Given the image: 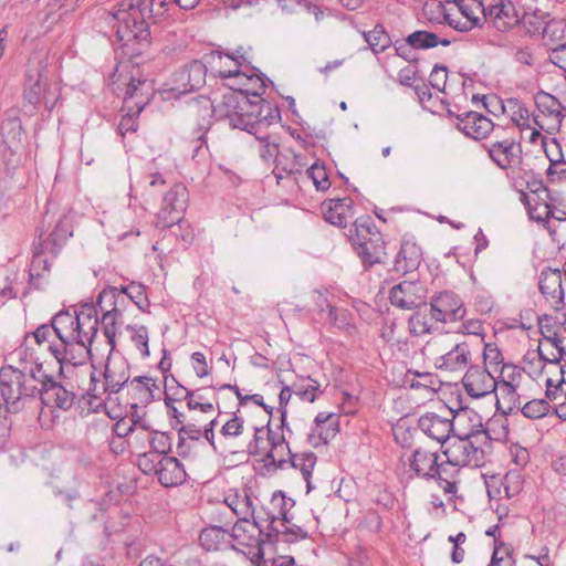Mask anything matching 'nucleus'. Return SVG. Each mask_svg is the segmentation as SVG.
Here are the masks:
<instances>
[{
    "label": "nucleus",
    "mask_w": 566,
    "mask_h": 566,
    "mask_svg": "<svg viewBox=\"0 0 566 566\" xmlns=\"http://www.w3.org/2000/svg\"><path fill=\"white\" fill-rule=\"evenodd\" d=\"M552 145L556 148V155L547 154L549 166L546 170V176L549 182L566 179V159L564 158L562 147L556 138L552 139Z\"/></svg>",
    "instance_id": "obj_43"
},
{
    "label": "nucleus",
    "mask_w": 566,
    "mask_h": 566,
    "mask_svg": "<svg viewBox=\"0 0 566 566\" xmlns=\"http://www.w3.org/2000/svg\"><path fill=\"white\" fill-rule=\"evenodd\" d=\"M193 107L197 108V113L200 115L201 119L197 125V129L195 134L197 135V140L195 142L193 149V158L200 154L202 147L207 145L206 134L210 129L212 125V115H213V104L210 98L205 96H199L195 98Z\"/></svg>",
    "instance_id": "obj_32"
},
{
    "label": "nucleus",
    "mask_w": 566,
    "mask_h": 566,
    "mask_svg": "<svg viewBox=\"0 0 566 566\" xmlns=\"http://www.w3.org/2000/svg\"><path fill=\"white\" fill-rule=\"evenodd\" d=\"M157 471L159 483L165 486H176L186 481L184 464L175 457H163Z\"/></svg>",
    "instance_id": "obj_34"
},
{
    "label": "nucleus",
    "mask_w": 566,
    "mask_h": 566,
    "mask_svg": "<svg viewBox=\"0 0 566 566\" xmlns=\"http://www.w3.org/2000/svg\"><path fill=\"white\" fill-rule=\"evenodd\" d=\"M132 329V340L140 352V355L146 358L149 356L148 347V331L145 326H128Z\"/></svg>",
    "instance_id": "obj_62"
},
{
    "label": "nucleus",
    "mask_w": 566,
    "mask_h": 566,
    "mask_svg": "<svg viewBox=\"0 0 566 566\" xmlns=\"http://www.w3.org/2000/svg\"><path fill=\"white\" fill-rule=\"evenodd\" d=\"M457 119L458 129L461 130L465 136L476 140L486 138L489 134L494 129L493 122L483 114L476 112H467L460 114L457 116Z\"/></svg>",
    "instance_id": "obj_25"
},
{
    "label": "nucleus",
    "mask_w": 566,
    "mask_h": 566,
    "mask_svg": "<svg viewBox=\"0 0 566 566\" xmlns=\"http://www.w3.org/2000/svg\"><path fill=\"white\" fill-rule=\"evenodd\" d=\"M491 437L476 434L473 438L453 437L443 454L453 467L481 468L485 464Z\"/></svg>",
    "instance_id": "obj_8"
},
{
    "label": "nucleus",
    "mask_w": 566,
    "mask_h": 566,
    "mask_svg": "<svg viewBox=\"0 0 566 566\" xmlns=\"http://www.w3.org/2000/svg\"><path fill=\"white\" fill-rule=\"evenodd\" d=\"M418 428L430 439L442 446L452 436V423L450 418L434 412H426L418 419Z\"/></svg>",
    "instance_id": "obj_24"
},
{
    "label": "nucleus",
    "mask_w": 566,
    "mask_h": 566,
    "mask_svg": "<svg viewBox=\"0 0 566 566\" xmlns=\"http://www.w3.org/2000/svg\"><path fill=\"white\" fill-rule=\"evenodd\" d=\"M38 398L42 406L46 407L52 413L55 411L66 412L74 406L76 394L72 386L67 387L45 369Z\"/></svg>",
    "instance_id": "obj_10"
},
{
    "label": "nucleus",
    "mask_w": 566,
    "mask_h": 566,
    "mask_svg": "<svg viewBox=\"0 0 566 566\" xmlns=\"http://www.w3.org/2000/svg\"><path fill=\"white\" fill-rule=\"evenodd\" d=\"M43 364L34 363L25 365L22 369L18 368V386L21 391V401L28 399H36L44 375Z\"/></svg>",
    "instance_id": "obj_28"
},
{
    "label": "nucleus",
    "mask_w": 566,
    "mask_h": 566,
    "mask_svg": "<svg viewBox=\"0 0 566 566\" xmlns=\"http://www.w3.org/2000/svg\"><path fill=\"white\" fill-rule=\"evenodd\" d=\"M207 65L203 61L193 60L175 74L177 86L171 91L177 95H184L201 88L206 83Z\"/></svg>",
    "instance_id": "obj_18"
},
{
    "label": "nucleus",
    "mask_w": 566,
    "mask_h": 566,
    "mask_svg": "<svg viewBox=\"0 0 566 566\" xmlns=\"http://www.w3.org/2000/svg\"><path fill=\"white\" fill-rule=\"evenodd\" d=\"M444 20L452 29L459 32H468L476 27V20L474 18L465 19L461 14L446 13Z\"/></svg>",
    "instance_id": "obj_64"
},
{
    "label": "nucleus",
    "mask_w": 566,
    "mask_h": 566,
    "mask_svg": "<svg viewBox=\"0 0 566 566\" xmlns=\"http://www.w3.org/2000/svg\"><path fill=\"white\" fill-rule=\"evenodd\" d=\"M227 505L239 518L254 517L255 509L247 492L244 494H232L226 497Z\"/></svg>",
    "instance_id": "obj_44"
},
{
    "label": "nucleus",
    "mask_w": 566,
    "mask_h": 566,
    "mask_svg": "<svg viewBox=\"0 0 566 566\" xmlns=\"http://www.w3.org/2000/svg\"><path fill=\"white\" fill-rule=\"evenodd\" d=\"M462 384L467 394L472 398H482L497 388V382L492 374L485 367L474 365L467 369Z\"/></svg>",
    "instance_id": "obj_17"
},
{
    "label": "nucleus",
    "mask_w": 566,
    "mask_h": 566,
    "mask_svg": "<svg viewBox=\"0 0 566 566\" xmlns=\"http://www.w3.org/2000/svg\"><path fill=\"white\" fill-rule=\"evenodd\" d=\"M491 160L501 169L507 170L521 161V147L513 139L494 142L483 146Z\"/></svg>",
    "instance_id": "obj_23"
},
{
    "label": "nucleus",
    "mask_w": 566,
    "mask_h": 566,
    "mask_svg": "<svg viewBox=\"0 0 566 566\" xmlns=\"http://www.w3.org/2000/svg\"><path fill=\"white\" fill-rule=\"evenodd\" d=\"M151 453H157L158 457L167 454L171 450V437L167 432L153 431L149 439Z\"/></svg>",
    "instance_id": "obj_59"
},
{
    "label": "nucleus",
    "mask_w": 566,
    "mask_h": 566,
    "mask_svg": "<svg viewBox=\"0 0 566 566\" xmlns=\"http://www.w3.org/2000/svg\"><path fill=\"white\" fill-rule=\"evenodd\" d=\"M229 536L233 549L260 559L264 556L263 546L271 544L258 520L251 522L249 518H239Z\"/></svg>",
    "instance_id": "obj_9"
},
{
    "label": "nucleus",
    "mask_w": 566,
    "mask_h": 566,
    "mask_svg": "<svg viewBox=\"0 0 566 566\" xmlns=\"http://www.w3.org/2000/svg\"><path fill=\"white\" fill-rule=\"evenodd\" d=\"M115 294H116V286H107L105 289H103L99 294H98V297H97V302H96V305H94L97 310V312L99 311L102 313V315H104V313H112V312H115L116 310V298H115Z\"/></svg>",
    "instance_id": "obj_58"
},
{
    "label": "nucleus",
    "mask_w": 566,
    "mask_h": 566,
    "mask_svg": "<svg viewBox=\"0 0 566 566\" xmlns=\"http://www.w3.org/2000/svg\"><path fill=\"white\" fill-rule=\"evenodd\" d=\"M439 454L423 447H417L409 459L410 470L417 478L431 480L438 474Z\"/></svg>",
    "instance_id": "obj_27"
},
{
    "label": "nucleus",
    "mask_w": 566,
    "mask_h": 566,
    "mask_svg": "<svg viewBox=\"0 0 566 566\" xmlns=\"http://www.w3.org/2000/svg\"><path fill=\"white\" fill-rule=\"evenodd\" d=\"M189 200V192L185 185L175 184L163 198V203L157 216V227L161 229L172 228L184 221V212Z\"/></svg>",
    "instance_id": "obj_11"
},
{
    "label": "nucleus",
    "mask_w": 566,
    "mask_h": 566,
    "mask_svg": "<svg viewBox=\"0 0 566 566\" xmlns=\"http://www.w3.org/2000/svg\"><path fill=\"white\" fill-rule=\"evenodd\" d=\"M76 342L91 350V345L97 335L99 319L93 304H84L76 311Z\"/></svg>",
    "instance_id": "obj_21"
},
{
    "label": "nucleus",
    "mask_w": 566,
    "mask_h": 566,
    "mask_svg": "<svg viewBox=\"0 0 566 566\" xmlns=\"http://www.w3.org/2000/svg\"><path fill=\"white\" fill-rule=\"evenodd\" d=\"M76 311H60L51 324L59 343L48 345V350L59 363V376L63 375L64 366H82L91 356V350L76 342Z\"/></svg>",
    "instance_id": "obj_3"
},
{
    "label": "nucleus",
    "mask_w": 566,
    "mask_h": 566,
    "mask_svg": "<svg viewBox=\"0 0 566 566\" xmlns=\"http://www.w3.org/2000/svg\"><path fill=\"white\" fill-rule=\"evenodd\" d=\"M522 201L527 206L528 216L532 220L538 222H547L549 218H554V208L548 203H539L531 206L528 196L522 192Z\"/></svg>",
    "instance_id": "obj_55"
},
{
    "label": "nucleus",
    "mask_w": 566,
    "mask_h": 566,
    "mask_svg": "<svg viewBox=\"0 0 566 566\" xmlns=\"http://www.w3.org/2000/svg\"><path fill=\"white\" fill-rule=\"evenodd\" d=\"M353 226L349 240L364 270H369L376 264H385L387 260L386 243L371 217H358Z\"/></svg>",
    "instance_id": "obj_5"
},
{
    "label": "nucleus",
    "mask_w": 566,
    "mask_h": 566,
    "mask_svg": "<svg viewBox=\"0 0 566 566\" xmlns=\"http://www.w3.org/2000/svg\"><path fill=\"white\" fill-rule=\"evenodd\" d=\"M291 454H293V453H292L287 442H286V449H280V448H277V450L269 449L264 453V457L262 459V461L264 463V469L269 473H274L277 470L285 469L289 460H286L284 457L289 455V458H291Z\"/></svg>",
    "instance_id": "obj_46"
},
{
    "label": "nucleus",
    "mask_w": 566,
    "mask_h": 566,
    "mask_svg": "<svg viewBox=\"0 0 566 566\" xmlns=\"http://www.w3.org/2000/svg\"><path fill=\"white\" fill-rule=\"evenodd\" d=\"M308 537L307 531L303 527L287 522H281V526H272V531L266 532V539L271 544H275L280 541L293 544L300 541H304Z\"/></svg>",
    "instance_id": "obj_37"
},
{
    "label": "nucleus",
    "mask_w": 566,
    "mask_h": 566,
    "mask_svg": "<svg viewBox=\"0 0 566 566\" xmlns=\"http://www.w3.org/2000/svg\"><path fill=\"white\" fill-rule=\"evenodd\" d=\"M18 386V367L7 365L0 368V394L10 412L21 409V391Z\"/></svg>",
    "instance_id": "obj_22"
},
{
    "label": "nucleus",
    "mask_w": 566,
    "mask_h": 566,
    "mask_svg": "<svg viewBox=\"0 0 566 566\" xmlns=\"http://www.w3.org/2000/svg\"><path fill=\"white\" fill-rule=\"evenodd\" d=\"M233 53H223L221 51H211L210 53L205 55V61L212 65V69L217 66V73L219 74V69L229 70L234 69V64L232 61L228 59V55H233Z\"/></svg>",
    "instance_id": "obj_63"
},
{
    "label": "nucleus",
    "mask_w": 566,
    "mask_h": 566,
    "mask_svg": "<svg viewBox=\"0 0 566 566\" xmlns=\"http://www.w3.org/2000/svg\"><path fill=\"white\" fill-rule=\"evenodd\" d=\"M551 14L541 9H535L532 12H525L522 18H520V23H522L525 32L528 35H538L542 34L546 23L548 22Z\"/></svg>",
    "instance_id": "obj_42"
},
{
    "label": "nucleus",
    "mask_w": 566,
    "mask_h": 566,
    "mask_svg": "<svg viewBox=\"0 0 566 566\" xmlns=\"http://www.w3.org/2000/svg\"><path fill=\"white\" fill-rule=\"evenodd\" d=\"M353 199L348 197L324 201L322 209L325 221L339 228L346 227L353 218Z\"/></svg>",
    "instance_id": "obj_33"
},
{
    "label": "nucleus",
    "mask_w": 566,
    "mask_h": 566,
    "mask_svg": "<svg viewBox=\"0 0 566 566\" xmlns=\"http://www.w3.org/2000/svg\"><path fill=\"white\" fill-rule=\"evenodd\" d=\"M120 289L124 290L128 302H133L140 311L145 312L149 307L150 303L144 284L133 281Z\"/></svg>",
    "instance_id": "obj_50"
},
{
    "label": "nucleus",
    "mask_w": 566,
    "mask_h": 566,
    "mask_svg": "<svg viewBox=\"0 0 566 566\" xmlns=\"http://www.w3.org/2000/svg\"><path fill=\"white\" fill-rule=\"evenodd\" d=\"M365 40L371 50L377 53L384 52L391 44V40L382 25H376L374 30L365 33Z\"/></svg>",
    "instance_id": "obj_53"
},
{
    "label": "nucleus",
    "mask_w": 566,
    "mask_h": 566,
    "mask_svg": "<svg viewBox=\"0 0 566 566\" xmlns=\"http://www.w3.org/2000/svg\"><path fill=\"white\" fill-rule=\"evenodd\" d=\"M538 287L543 296L552 302L555 310H558L564 301L560 270L551 268L544 269L539 274Z\"/></svg>",
    "instance_id": "obj_30"
},
{
    "label": "nucleus",
    "mask_w": 566,
    "mask_h": 566,
    "mask_svg": "<svg viewBox=\"0 0 566 566\" xmlns=\"http://www.w3.org/2000/svg\"><path fill=\"white\" fill-rule=\"evenodd\" d=\"M223 115L232 128L254 135L260 143V157L263 161H274L280 153V143L264 128L281 120L280 108L272 103L258 105L249 101L247 93L224 94L221 103Z\"/></svg>",
    "instance_id": "obj_2"
},
{
    "label": "nucleus",
    "mask_w": 566,
    "mask_h": 566,
    "mask_svg": "<svg viewBox=\"0 0 566 566\" xmlns=\"http://www.w3.org/2000/svg\"><path fill=\"white\" fill-rule=\"evenodd\" d=\"M134 106L136 107V109H134V107H130V106L126 107L128 111L125 115L122 116V118L118 123L117 130L122 136H125L127 133H135L138 128L136 118L138 117L140 112L144 109V106H145L144 99L137 101L134 104Z\"/></svg>",
    "instance_id": "obj_49"
},
{
    "label": "nucleus",
    "mask_w": 566,
    "mask_h": 566,
    "mask_svg": "<svg viewBox=\"0 0 566 566\" xmlns=\"http://www.w3.org/2000/svg\"><path fill=\"white\" fill-rule=\"evenodd\" d=\"M242 51L243 49L240 48L235 50L233 55H228V59L233 62L234 69H219V77L221 78L239 77L244 80L241 87L231 88L227 94L237 92L247 93L250 102L258 105L270 103L262 97L265 93L269 78L258 67L250 64Z\"/></svg>",
    "instance_id": "obj_7"
},
{
    "label": "nucleus",
    "mask_w": 566,
    "mask_h": 566,
    "mask_svg": "<svg viewBox=\"0 0 566 566\" xmlns=\"http://www.w3.org/2000/svg\"><path fill=\"white\" fill-rule=\"evenodd\" d=\"M103 376L105 381L101 385L102 390L98 389V380L94 374L91 376L92 387L88 391L94 398H98L101 392H107L108 396L117 394L125 387L130 378L128 363L122 357L112 358L108 356Z\"/></svg>",
    "instance_id": "obj_13"
},
{
    "label": "nucleus",
    "mask_w": 566,
    "mask_h": 566,
    "mask_svg": "<svg viewBox=\"0 0 566 566\" xmlns=\"http://www.w3.org/2000/svg\"><path fill=\"white\" fill-rule=\"evenodd\" d=\"M450 44L451 40L448 38L440 36L428 30H416L408 34L403 40L395 41L394 48L398 56L409 63H412L418 62L416 51H426L438 45L449 46Z\"/></svg>",
    "instance_id": "obj_12"
},
{
    "label": "nucleus",
    "mask_w": 566,
    "mask_h": 566,
    "mask_svg": "<svg viewBox=\"0 0 566 566\" xmlns=\"http://www.w3.org/2000/svg\"><path fill=\"white\" fill-rule=\"evenodd\" d=\"M415 310L408 319V328L411 335L423 336L439 331L438 323L434 322L431 307L427 302Z\"/></svg>",
    "instance_id": "obj_35"
},
{
    "label": "nucleus",
    "mask_w": 566,
    "mask_h": 566,
    "mask_svg": "<svg viewBox=\"0 0 566 566\" xmlns=\"http://www.w3.org/2000/svg\"><path fill=\"white\" fill-rule=\"evenodd\" d=\"M549 409L551 405L545 399H533L523 407L520 406V411L528 419H541L549 412Z\"/></svg>",
    "instance_id": "obj_57"
},
{
    "label": "nucleus",
    "mask_w": 566,
    "mask_h": 566,
    "mask_svg": "<svg viewBox=\"0 0 566 566\" xmlns=\"http://www.w3.org/2000/svg\"><path fill=\"white\" fill-rule=\"evenodd\" d=\"M59 97L57 84L49 80L46 57L32 55L28 60L25 71V101L33 106L44 105L48 112H52Z\"/></svg>",
    "instance_id": "obj_6"
},
{
    "label": "nucleus",
    "mask_w": 566,
    "mask_h": 566,
    "mask_svg": "<svg viewBox=\"0 0 566 566\" xmlns=\"http://www.w3.org/2000/svg\"><path fill=\"white\" fill-rule=\"evenodd\" d=\"M422 261L421 248L410 239H403L400 249L394 260V271L398 274L406 275L407 273L418 270Z\"/></svg>",
    "instance_id": "obj_29"
},
{
    "label": "nucleus",
    "mask_w": 566,
    "mask_h": 566,
    "mask_svg": "<svg viewBox=\"0 0 566 566\" xmlns=\"http://www.w3.org/2000/svg\"><path fill=\"white\" fill-rule=\"evenodd\" d=\"M454 4L458 7L459 13L463 15V18H474L476 20V27L481 24V14L485 20L486 7L481 0H454Z\"/></svg>",
    "instance_id": "obj_48"
},
{
    "label": "nucleus",
    "mask_w": 566,
    "mask_h": 566,
    "mask_svg": "<svg viewBox=\"0 0 566 566\" xmlns=\"http://www.w3.org/2000/svg\"><path fill=\"white\" fill-rule=\"evenodd\" d=\"M494 392L496 396V409L502 413L511 415L515 410L516 412L520 411V396L512 382L506 380L497 382V388Z\"/></svg>",
    "instance_id": "obj_36"
},
{
    "label": "nucleus",
    "mask_w": 566,
    "mask_h": 566,
    "mask_svg": "<svg viewBox=\"0 0 566 566\" xmlns=\"http://www.w3.org/2000/svg\"><path fill=\"white\" fill-rule=\"evenodd\" d=\"M168 4V0H123L114 12L106 13L124 55L133 59L143 54L150 44L149 22L163 17Z\"/></svg>",
    "instance_id": "obj_1"
},
{
    "label": "nucleus",
    "mask_w": 566,
    "mask_h": 566,
    "mask_svg": "<svg viewBox=\"0 0 566 566\" xmlns=\"http://www.w3.org/2000/svg\"><path fill=\"white\" fill-rule=\"evenodd\" d=\"M485 20L500 32H505L520 23V15L511 0H492L486 7Z\"/></svg>",
    "instance_id": "obj_19"
},
{
    "label": "nucleus",
    "mask_w": 566,
    "mask_h": 566,
    "mask_svg": "<svg viewBox=\"0 0 566 566\" xmlns=\"http://www.w3.org/2000/svg\"><path fill=\"white\" fill-rule=\"evenodd\" d=\"M389 301L401 310H415L426 304V289L417 281H402L391 287Z\"/></svg>",
    "instance_id": "obj_15"
},
{
    "label": "nucleus",
    "mask_w": 566,
    "mask_h": 566,
    "mask_svg": "<svg viewBox=\"0 0 566 566\" xmlns=\"http://www.w3.org/2000/svg\"><path fill=\"white\" fill-rule=\"evenodd\" d=\"M319 387L321 386L317 380L308 378L306 386L294 385L293 392L303 401L314 402L317 396L322 394Z\"/></svg>",
    "instance_id": "obj_60"
},
{
    "label": "nucleus",
    "mask_w": 566,
    "mask_h": 566,
    "mask_svg": "<svg viewBox=\"0 0 566 566\" xmlns=\"http://www.w3.org/2000/svg\"><path fill=\"white\" fill-rule=\"evenodd\" d=\"M461 467H453L449 464V461L438 463V474H434V480L438 485L443 490V492L448 495H451L450 499L455 496L458 492V475L460 473Z\"/></svg>",
    "instance_id": "obj_38"
},
{
    "label": "nucleus",
    "mask_w": 566,
    "mask_h": 566,
    "mask_svg": "<svg viewBox=\"0 0 566 566\" xmlns=\"http://www.w3.org/2000/svg\"><path fill=\"white\" fill-rule=\"evenodd\" d=\"M316 455L314 452H305V453H293L291 458H289L287 463L294 469L301 471L307 488V493L312 490L311 478L316 464Z\"/></svg>",
    "instance_id": "obj_41"
},
{
    "label": "nucleus",
    "mask_w": 566,
    "mask_h": 566,
    "mask_svg": "<svg viewBox=\"0 0 566 566\" xmlns=\"http://www.w3.org/2000/svg\"><path fill=\"white\" fill-rule=\"evenodd\" d=\"M471 361V349L467 340L458 342L448 353L436 359V367L441 371H463Z\"/></svg>",
    "instance_id": "obj_26"
},
{
    "label": "nucleus",
    "mask_w": 566,
    "mask_h": 566,
    "mask_svg": "<svg viewBox=\"0 0 566 566\" xmlns=\"http://www.w3.org/2000/svg\"><path fill=\"white\" fill-rule=\"evenodd\" d=\"M73 235L72 220L67 214H63L54 229L46 238H43V231L40 232L36 240L33 241V256L29 270V285L35 290L43 289L49 282L50 261L48 254L56 256L61 248L69 238Z\"/></svg>",
    "instance_id": "obj_4"
},
{
    "label": "nucleus",
    "mask_w": 566,
    "mask_h": 566,
    "mask_svg": "<svg viewBox=\"0 0 566 566\" xmlns=\"http://www.w3.org/2000/svg\"><path fill=\"white\" fill-rule=\"evenodd\" d=\"M542 35L545 41V45L551 49L559 48V44H566V21L549 18Z\"/></svg>",
    "instance_id": "obj_40"
},
{
    "label": "nucleus",
    "mask_w": 566,
    "mask_h": 566,
    "mask_svg": "<svg viewBox=\"0 0 566 566\" xmlns=\"http://www.w3.org/2000/svg\"><path fill=\"white\" fill-rule=\"evenodd\" d=\"M305 177L313 181L317 191H326L331 187V181L324 165L314 163L308 167L305 172Z\"/></svg>",
    "instance_id": "obj_54"
},
{
    "label": "nucleus",
    "mask_w": 566,
    "mask_h": 566,
    "mask_svg": "<svg viewBox=\"0 0 566 566\" xmlns=\"http://www.w3.org/2000/svg\"><path fill=\"white\" fill-rule=\"evenodd\" d=\"M191 389L182 386L172 375H170V380L168 376H165V405H174L176 401H187V407L190 410L199 409L201 412H210L213 410V405L211 402H200L193 399V392Z\"/></svg>",
    "instance_id": "obj_20"
},
{
    "label": "nucleus",
    "mask_w": 566,
    "mask_h": 566,
    "mask_svg": "<svg viewBox=\"0 0 566 566\" xmlns=\"http://www.w3.org/2000/svg\"><path fill=\"white\" fill-rule=\"evenodd\" d=\"M333 413L318 412L314 419V426L308 433L307 440L308 442L317 448L321 444H327L329 436L328 432L324 431L323 424H325L331 418Z\"/></svg>",
    "instance_id": "obj_47"
},
{
    "label": "nucleus",
    "mask_w": 566,
    "mask_h": 566,
    "mask_svg": "<svg viewBox=\"0 0 566 566\" xmlns=\"http://www.w3.org/2000/svg\"><path fill=\"white\" fill-rule=\"evenodd\" d=\"M229 541V531L217 525L205 527L199 535L201 547L208 552L220 549L221 546Z\"/></svg>",
    "instance_id": "obj_39"
},
{
    "label": "nucleus",
    "mask_w": 566,
    "mask_h": 566,
    "mask_svg": "<svg viewBox=\"0 0 566 566\" xmlns=\"http://www.w3.org/2000/svg\"><path fill=\"white\" fill-rule=\"evenodd\" d=\"M271 505L277 510L275 513L279 515V520L282 522L291 523L293 516L291 510L295 506V501L291 497L285 496L284 492L275 491L271 497Z\"/></svg>",
    "instance_id": "obj_51"
},
{
    "label": "nucleus",
    "mask_w": 566,
    "mask_h": 566,
    "mask_svg": "<svg viewBox=\"0 0 566 566\" xmlns=\"http://www.w3.org/2000/svg\"><path fill=\"white\" fill-rule=\"evenodd\" d=\"M452 418V436L473 438L476 434L491 437L489 430L483 426L482 417L473 409L464 407L457 411L450 409Z\"/></svg>",
    "instance_id": "obj_16"
},
{
    "label": "nucleus",
    "mask_w": 566,
    "mask_h": 566,
    "mask_svg": "<svg viewBox=\"0 0 566 566\" xmlns=\"http://www.w3.org/2000/svg\"><path fill=\"white\" fill-rule=\"evenodd\" d=\"M223 389L232 390L235 394V396L239 400V406H244L248 401H252L255 405L262 407L263 410L268 415L272 416L273 408L264 402L262 395L253 394V395H248L245 397H242V394H241V390L239 389V387L237 385H231V384H223L219 387V390H223Z\"/></svg>",
    "instance_id": "obj_56"
},
{
    "label": "nucleus",
    "mask_w": 566,
    "mask_h": 566,
    "mask_svg": "<svg viewBox=\"0 0 566 566\" xmlns=\"http://www.w3.org/2000/svg\"><path fill=\"white\" fill-rule=\"evenodd\" d=\"M99 323L102 325L103 334L106 337L108 345L111 346L112 353L116 346L115 337L119 326L123 323V317L118 311L112 313L107 312L102 315Z\"/></svg>",
    "instance_id": "obj_45"
},
{
    "label": "nucleus",
    "mask_w": 566,
    "mask_h": 566,
    "mask_svg": "<svg viewBox=\"0 0 566 566\" xmlns=\"http://www.w3.org/2000/svg\"><path fill=\"white\" fill-rule=\"evenodd\" d=\"M127 395L130 397V409H138L139 406H146L154 400V390L157 389L155 379L147 376H137L125 385Z\"/></svg>",
    "instance_id": "obj_31"
},
{
    "label": "nucleus",
    "mask_w": 566,
    "mask_h": 566,
    "mask_svg": "<svg viewBox=\"0 0 566 566\" xmlns=\"http://www.w3.org/2000/svg\"><path fill=\"white\" fill-rule=\"evenodd\" d=\"M268 443L264 438V428H254V434L252 440L247 446V451L250 455L256 457L266 452Z\"/></svg>",
    "instance_id": "obj_61"
},
{
    "label": "nucleus",
    "mask_w": 566,
    "mask_h": 566,
    "mask_svg": "<svg viewBox=\"0 0 566 566\" xmlns=\"http://www.w3.org/2000/svg\"><path fill=\"white\" fill-rule=\"evenodd\" d=\"M429 306L436 323L460 322L467 315L463 300L452 291H442L430 297Z\"/></svg>",
    "instance_id": "obj_14"
},
{
    "label": "nucleus",
    "mask_w": 566,
    "mask_h": 566,
    "mask_svg": "<svg viewBox=\"0 0 566 566\" xmlns=\"http://www.w3.org/2000/svg\"><path fill=\"white\" fill-rule=\"evenodd\" d=\"M538 327L544 339L549 342L552 346L559 347L563 339L556 332V318L552 315L544 314L538 317Z\"/></svg>",
    "instance_id": "obj_52"
}]
</instances>
